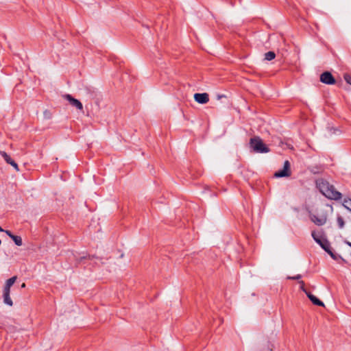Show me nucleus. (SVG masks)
<instances>
[{
	"label": "nucleus",
	"mask_w": 351,
	"mask_h": 351,
	"mask_svg": "<svg viewBox=\"0 0 351 351\" xmlns=\"http://www.w3.org/2000/svg\"><path fill=\"white\" fill-rule=\"evenodd\" d=\"M319 190L324 195L330 199L339 200L342 197L341 193L337 191L335 186L330 184L328 182L322 181L319 183Z\"/></svg>",
	"instance_id": "nucleus-1"
},
{
	"label": "nucleus",
	"mask_w": 351,
	"mask_h": 351,
	"mask_svg": "<svg viewBox=\"0 0 351 351\" xmlns=\"http://www.w3.org/2000/svg\"><path fill=\"white\" fill-rule=\"evenodd\" d=\"M311 235L315 242L317 243L323 250H324L333 259H337V256L332 251L330 242L326 238L323 237L320 233L317 234L314 231L312 232Z\"/></svg>",
	"instance_id": "nucleus-2"
},
{
	"label": "nucleus",
	"mask_w": 351,
	"mask_h": 351,
	"mask_svg": "<svg viewBox=\"0 0 351 351\" xmlns=\"http://www.w3.org/2000/svg\"><path fill=\"white\" fill-rule=\"evenodd\" d=\"M250 147L255 153H268L269 149L258 136H254L250 140Z\"/></svg>",
	"instance_id": "nucleus-3"
},
{
	"label": "nucleus",
	"mask_w": 351,
	"mask_h": 351,
	"mask_svg": "<svg viewBox=\"0 0 351 351\" xmlns=\"http://www.w3.org/2000/svg\"><path fill=\"white\" fill-rule=\"evenodd\" d=\"M291 175L290 163L288 160L284 162V167L282 170H279L274 173L276 178L288 177Z\"/></svg>",
	"instance_id": "nucleus-4"
},
{
	"label": "nucleus",
	"mask_w": 351,
	"mask_h": 351,
	"mask_svg": "<svg viewBox=\"0 0 351 351\" xmlns=\"http://www.w3.org/2000/svg\"><path fill=\"white\" fill-rule=\"evenodd\" d=\"M291 175L290 163L288 160L284 162V167L282 170H279L274 173L276 178L288 177Z\"/></svg>",
	"instance_id": "nucleus-5"
},
{
	"label": "nucleus",
	"mask_w": 351,
	"mask_h": 351,
	"mask_svg": "<svg viewBox=\"0 0 351 351\" xmlns=\"http://www.w3.org/2000/svg\"><path fill=\"white\" fill-rule=\"evenodd\" d=\"M320 81L322 83L328 84V85L335 84L336 82L335 77L332 76L331 73L329 71H325L321 74Z\"/></svg>",
	"instance_id": "nucleus-6"
},
{
	"label": "nucleus",
	"mask_w": 351,
	"mask_h": 351,
	"mask_svg": "<svg viewBox=\"0 0 351 351\" xmlns=\"http://www.w3.org/2000/svg\"><path fill=\"white\" fill-rule=\"evenodd\" d=\"M310 219L315 224L321 226L326 223L327 215L322 214L320 216H317L316 215L311 214Z\"/></svg>",
	"instance_id": "nucleus-7"
},
{
	"label": "nucleus",
	"mask_w": 351,
	"mask_h": 351,
	"mask_svg": "<svg viewBox=\"0 0 351 351\" xmlns=\"http://www.w3.org/2000/svg\"><path fill=\"white\" fill-rule=\"evenodd\" d=\"M10 288H11V287L5 284V286L3 288V302L10 306H12L13 305V302L10 295Z\"/></svg>",
	"instance_id": "nucleus-8"
},
{
	"label": "nucleus",
	"mask_w": 351,
	"mask_h": 351,
	"mask_svg": "<svg viewBox=\"0 0 351 351\" xmlns=\"http://www.w3.org/2000/svg\"><path fill=\"white\" fill-rule=\"evenodd\" d=\"M69 102L70 104L74 107H75L77 109L82 110H83V106L82 104L77 99L73 98L71 95L66 94L63 96Z\"/></svg>",
	"instance_id": "nucleus-9"
},
{
	"label": "nucleus",
	"mask_w": 351,
	"mask_h": 351,
	"mask_svg": "<svg viewBox=\"0 0 351 351\" xmlns=\"http://www.w3.org/2000/svg\"><path fill=\"white\" fill-rule=\"evenodd\" d=\"M195 100L201 104H204L208 102L209 96L208 93H195L194 95Z\"/></svg>",
	"instance_id": "nucleus-10"
},
{
	"label": "nucleus",
	"mask_w": 351,
	"mask_h": 351,
	"mask_svg": "<svg viewBox=\"0 0 351 351\" xmlns=\"http://www.w3.org/2000/svg\"><path fill=\"white\" fill-rule=\"evenodd\" d=\"M306 295L309 298V300L313 302V304L319 306H324V303L321 300H319L317 297L311 294L310 292L306 293Z\"/></svg>",
	"instance_id": "nucleus-11"
},
{
	"label": "nucleus",
	"mask_w": 351,
	"mask_h": 351,
	"mask_svg": "<svg viewBox=\"0 0 351 351\" xmlns=\"http://www.w3.org/2000/svg\"><path fill=\"white\" fill-rule=\"evenodd\" d=\"M0 154L8 164H10L12 161H13L11 157L5 152L0 151Z\"/></svg>",
	"instance_id": "nucleus-12"
},
{
	"label": "nucleus",
	"mask_w": 351,
	"mask_h": 351,
	"mask_svg": "<svg viewBox=\"0 0 351 351\" xmlns=\"http://www.w3.org/2000/svg\"><path fill=\"white\" fill-rule=\"evenodd\" d=\"M343 206L350 212L351 211V199L350 198H345L343 202Z\"/></svg>",
	"instance_id": "nucleus-13"
},
{
	"label": "nucleus",
	"mask_w": 351,
	"mask_h": 351,
	"mask_svg": "<svg viewBox=\"0 0 351 351\" xmlns=\"http://www.w3.org/2000/svg\"><path fill=\"white\" fill-rule=\"evenodd\" d=\"M15 244L18 246H21L23 245L22 239L19 236L14 235L12 238Z\"/></svg>",
	"instance_id": "nucleus-14"
},
{
	"label": "nucleus",
	"mask_w": 351,
	"mask_h": 351,
	"mask_svg": "<svg viewBox=\"0 0 351 351\" xmlns=\"http://www.w3.org/2000/svg\"><path fill=\"white\" fill-rule=\"evenodd\" d=\"M275 57L276 54L274 51H268L265 54V59L269 61L274 59Z\"/></svg>",
	"instance_id": "nucleus-15"
},
{
	"label": "nucleus",
	"mask_w": 351,
	"mask_h": 351,
	"mask_svg": "<svg viewBox=\"0 0 351 351\" xmlns=\"http://www.w3.org/2000/svg\"><path fill=\"white\" fill-rule=\"evenodd\" d=\"M16 278L17 277L16 276H13L9 279H8L6 281H5V285L10 286V287H12L14 283L16 282Z\"/></svg>",
	"instance_id": "nucleus-16"
},
{
	"label": "nucleus",
	"mask_w": 351,
	"mask_h": 351,
	"mask_svg": "<svg viewBox=\"0 0 351 351\" xmlns=\"http://www.w3.org/2000/svg\"><path fill=\"white\" fill-rule=\"evenodd\" d=\"M337 221L339 228L341 229L343 228L344 227V224H345L343 217L341 216H338Z\"/></svg>",
	"instance_id": "nucleus-17"
},
{
	"label": "nucleus",
	"mask_w": 351,
	"mask_h": 351,
	"mask_svg": "<svg viewBox=\"0 0 351 351\" xmlns=\"http://www.w3.org/2000/svg\"><path fill=\"white\" fill-rule=\"evenodd\" d=\"M299 284L300 285V289L302 291H304L306 294V293H308V291H307V290L306 289V288L304 287V281H302V280L299 281Z\"/></svg>",
	"instance_id": "nucleus-18"
},
{
	"label": "nucleus",
	"mask_w": 351,
	"mask_h": 351,
	"mask_svg": "<svg viewBox=\"0 0 351 351\" xmlns=\"http://www.w3.org/2000/svg\"><path fill=\"white\" fill-rule=\"evenodd\" d=\"M344 80L348 84L351 85V76L350 75L346 74L344 75Z\"/></svg>",
	"instance_id": "nucleus-19"
},
{
	"label": "nucleus",
	"mask_w": 351,
	"mask_h": 351,
	"mask_svg": "<svg viewBox=\"0 0 351 351\" xmlns=\"http://www.w3.org/2000/svg\"><path fill=\"white\" fill-rule=\"evenodd\" d=\"M302 278V276L300 274H298L295 276H288L287 279L290 280H300Z\"/></svg>",
	"instance_id": "nucleus-20"
},
{
	"label": "nucleus",
	"mask_w": 351,
	"mask_h": 351,
	"mask_svg": "<svg viewBox=\"0 0 351 351\" xmlns=\"http://www.w3.org/2000/svg\"><path fill=\"white\" fill-rule=\"evenodd\" d=\"M10 165H12L16 171H19L18 165L14 160L12 161Z\"/></svg>",
	"instance_id": "nucleus-21"
},
{
	"label": "nucleus",
	"mask_w": 351,
	"mask_h": 351,
	"mask_svg": "<svg viewBox=\"0 0 351 351\" xmlns=\"http://www.w3.org/2000/svg\"><path fill=\"white\" fill-rule=\"evenodd\" d=\"M3 232H5L6 234L11 239L14 236V234L10 230H4Z\"/></svg>",
	"instance_id": "nucleus-22"
},
{
	"label": "nucleus",
	"mask_w": 351,
	"mask_h": 351,
	"mask_svg": "<svg viewBox=\"0 0 351 351\" xmlns=\"http://www.w3.org/2000/svg\"><path fill=\"white\" fill-rule=\"evenodd\" d=\"M346 244H347L348 246L351 247V243H350V242H349V241H346Z\"/></svg>",
	"instance_id": "nucleus-23"
},
{
	"label": "nucleus",
	"mask_w": 351,
	"mask_h": 351,
	"mask_svg": "<svg viewBox=\"0 0 351 351\" xmlns=\"http://www.w3.org/2000/svg\"><path fill=\"white\" fill-rule=\"evenodd\" d=\"M21 287H22V288L25 287V283H23V284H22V285H21Z\"/></svg>",
	"instance_id": "nucleus-24"
},
{
	"label": "nucleus",
	"mask_w": 351,
	"mask_h": 351,
	"mask_svg": "<svg viewBox=\"0 0 351 351\" xmlns=\"http://www.w3.org/2000/svg\"><path fill=\"white\" fill-rule=\"evenodd\" d=\"M4 230L1 228V227L0 226V232H3Z\"/></svg>",
	"instance_id": "nucleus-25"
}]
</instances>
